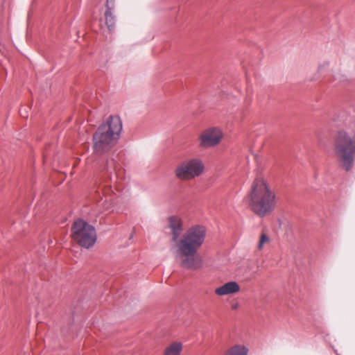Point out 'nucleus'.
Wrapping results in <instances>:
<instances>
[{
	"mask_svg": "<svg viewBox=\"0 0 355 355\" xmlns=\"http://www.w3.org/2000/svg\"><path fill=\"white\" fill-rule=\"evenodd\" d=\"M168 222L172 232V239L176 241L175 254L177 257L181 259V266L187 269L200 268L202 266V259L198 250L204 243L206 236L205 228L200 225L193 226L182 239L178 240L182 231V219L177 216H171L168 218Z\"/></svg>",
	"mask_w": 355,
	"mask_h": 355,
	"instance_id": "f257e3e1",
	"label": "nucleus"
},
{
	"mask_svg": "<svg viewBox=\"0 0 355 355\" xmlns=\"http://www.w3.org/2000/svg\"><path fill=\"white\" fill-rule=\"evenodd\" d=\"M269 241L268 236L266 234H262L260 238L259 243L258 244V249L261 250L263 248V244Z\"/></svg>",
	"mask_w": 355,
	"mask_h": 355,
	"instance_id": "ddd939ff",
	"label": "nucleus"
},
{
	"mask_svg": "<svg viewBox=\"0 0 355 355\" xmlns=\"http://www.w3.org/2000/svg\"><path fill=\"white\" fill-rule=\"evenodd\" d=\"M100 167L102 171H105L110 176L116 169V162L112 157H103Z\"/></svg>",
	"mask_w": 355,
	"mask_h": 355,
	"instance_id": "9d476101",
	"label": "nucleus"
},
{
	"mask_svg": "<svg viewBox=\"0 0 355 355\" xmlns=\"http://www.w3.org/2000/svg\"><path fill=\"white\" fill-rule=\"evenodd\" d=\"M334 352H335V353H336L337 355H340V354L338 353L337 349H334Z\"/></svg>",
	"mask_w": 355,
	"mask_h": 355,
	"instance_id": "2eb2a0df",
	"label": "nucleus"
},
{
	"mask_svg": "<svg viewBox=\"0 0 355 355\" xmlns=\"http://www.w3.org/2000/svg\"><path fill=\"white\" fill-rule=\"evenodd\" d=\"M204 164L199 159H191L182 162L175 171L180 180H188L200 176L204 170Z\"/></svg>",
	"mask_w": 355,
	"mask_h": 355,
	"instance_id": "423d86ee",
	"label": "nucleus"
},
{
	"mask_svg": "<svg viewBox=\"0 0 355 355\" xmlns=\"http://www.w3.org/2000/svg\"><path fill=\"white\" fill-rule=\"evenodd\" d=\"M115 0H107L106 1V10L105 12V23L107 28L112 32L115 26L116 18L113 15V10L114 8Z\"/></svg>",
	"mask_w": 355,
	"mask_h": 355,
	"instance_id": "6e6552de",
	"label": "nucleus"
},
{
	"mask_svg": "<svg viewBox=\"0 0 355 355\" xmlns=\"http://www.w3.org/2000/svg\"><path fill=\"white\" fill-rule=\"evenodd\" d=\"M239 285L236 282H229L223 286L217 288L215 291L216 294L223 296L229 294H233L239 291Z\"/></svg>",
	"mask_w": 355,
	"mask_h": 355,
	"instance_id": "1a4fd4ad",
	"label": "nucleus"
},
{
	"mask_svg": "<svg viewBox=\"0 0 355 355\" xmlns=\"http://www.w3.org/2000/svg\"><path fill=\"white\" fill-rule=\"evenodd\" d=\"M329 66V62L328 61H324L322 64H320L318 67V72L320 73H323L326 69H327Z\"/></svg>",
	"mask_w": 355,
	"mask_h": 355,
	"instance_id": "4468645a",
	"label": "nucleus"
},
{
	"mask_svg": "<svg viewBox=\"0 0 355 355\" xmlns=\"http://www.w3.org/2000/svg\"><path fill=\"white\" fill-rule=\"evenodd\" d=\"M248 351L243 345H235L228 349L226 355H248Z\"/></svg>",
	"mask_w": 355,
	"mask_h": 355,
	"instance_id": "9b49d317",
	"label": "nucleus"
},
{
	"mask_svg": "<svg viewBox=\"0 0 355 355\" xmlns=\"http://www.w3.org/2000/svg\"><path fill=\"white\" fill-rule=\"evenodd\" d=\"M73 240L80 246L89 249L96 241L94 227L83 219L76 220L71 227Z\"/></svg>",
	"mask_w": 355,
	"mask_h": 355,
	"instance_id": "39448f33",
	"label": "nucleus"
},
{
	"mask_svg": "<svg viewBox=\"0 0 355 355\" xmlns=\"http://www.w3.org/2000/svg\"><path fill=\"white\" fill-rule=\"evenodd\" d=\"M248 202L250 209L257 216L263 218L275 209L276 195L263 179L257 178L252 184Z\"/></svg>",
	"mask_w": 355,
	"mask_h": 355,
	"instance_id": "f03ea898",
	"label": "nucleus"
},
{
	"mask_svg": "<svg viewBox=\"0 0 355 355\" xmlns=\"http://www.w3.org/2000/svg\"><path fill=\"white\" fill-rule=\"evenodd\" d=\"M222 133L217 128H211L202 132L200 137V146L210 148L216 146L222 139Z\"/></svg>",
	"mask_w": 355,
	"mask_h": 355,
	"instance_id": "0eeeda50",
	"label": "nucleus"
},
{
	"mask_svg": "<svg viewBox=\"0 0 355 355\" xmlns=\"http://www.w3.org/2000/svg\"><path fill=\"white\" fill-rule=\"evenodd\" d=\"M123 125L118 116H110L105 123L101 124L93 135L94 149L98 154L109 151L116 143Z\"/></svg>",
	"mask_w": 355,
	"mask_h": 355,
	"instance_id": "7ed1b4c3",
	"label": "nucleus"
},
{
	"mask_svg": "<svg viewBox=\"0 0 355 355\" xmlns=\"http://www.w3.org/2000/svg\"><path fill=\"white\" fill-rule=\"evenodd\" d=\"M335 148L343 168L347 171H349L354 164L355 144L351 137L345 130H340L338 132Z\"/></svg>",
	"mask_w": 355,
	"mask_h": 355,
	"instance_id": "20e7f679",
	"label": "nucleus"
},
{
	"mask_svg": "<svg viewBox=\"0 0 355 355\" xmlns=\"http://www.w3.org/2000/svg\"><path fill=\"white\" fill-rule=\"evenodd\" d=\"M182 349L181 343H173L165 349L164 355H180Z\"/></svg>",
	"mask_w": 355,
	"mask_h": 355,
	"instance_id": "f8f14e48",
	"label": "nucleus"
}]
</instances>
